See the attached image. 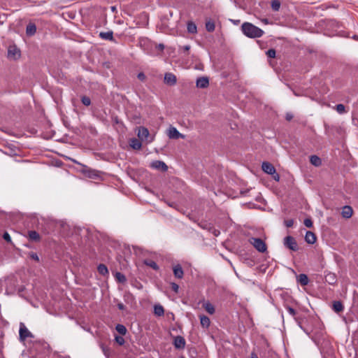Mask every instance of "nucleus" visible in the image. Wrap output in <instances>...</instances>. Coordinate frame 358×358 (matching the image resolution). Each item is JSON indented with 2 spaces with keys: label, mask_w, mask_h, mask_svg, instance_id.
Segmentation results:
<instances>
[{
  "label": "nucleus",
  "mask_w": 358,
  "mask_h": 358,
  "mask_svg": "<svg viewBox=\"0 0 358 358\" xmlns=\"http://www.w3.org/2000/svg\"><path fill=\"white\" fill-rule=\"evenodd\" d=\"M185 344V339L182 336H177L174 338L173 345L176 349H184Z\"/></svg>",
  "instance_id": "obj_8"
},
{
  "label": "nucleus",
  "mask_w": 358,
  "mask_h": 358,
  "mask_svg": "<svg viewBox=\"0 0 358 358\" xmlns=\"http://www.w3.org/2000/svg\"><path fill=\"white\" fill-rule=\"evenodd\" d=\"M150 167L156 169L160 170L162 171H166L168 170V166L162 161L155 160L151 162Z\"/></svg>",
  "instance_id": "obj_5"
},
{
  "label": "nucleus",
  "mask_w": 358,
  "mask_h": 358,
  "mask_svg": "<svg viewBox=\"0 0 358 358\" xmlns=\"http://www.w3.org/2000/svg\"><path fill=\"white\" fill-rule=\"evenodd\" d=\"M181 358H184V357H181Z\"/></svg>",
  "instance_id": "obj_53"
},
{
  "label": "nucleus",
  "mask_w": 358,
  "mask_h": 358,
  "mask_svg": "<svg viewBox=\"0 0 358 358\" xmlns=\"http://www.w3.org/2000/svg\"><path fill=\"white\" fill-rule=\"evenodd\" d=\"M303 224L308 228L313 227V222L310 218H306L303 221Z\"/></svg>",
  "instance_id": "obj_36"
},
{
  "label": "nucleus",
  "mask_w": 358,
  "mask_h": 358,
  "mask_svg": "<svg viewBox=\"0 0 358 358\" xmlns=\"http://www.w3.org/2000/svg\"><path fill=\"white\" fill-rule=\"evenodd\" d=\"M353 213L352 208L350 206H345L341 212V215L345 218H350Z\"/></svg>",
  "instance_id": "obj_13"
},
{
  "label": "nucleus",
  "mask_w": 358,
  "mask_h": 358,
  "mask_svg": "<svg viewBox=\"0 0 358 358\" xmlns=\"http://www.w3.org/2000/svg\"><path fill=\"white\" fill-rule=\"evenodd\" d=\"M117 307L120 310H124V305L122 303L117 304Z\"/></svg>",
  "instance_id": "obj_48"
},
{
  "label": "nucleus",
  "mask_w": 358,
  "mask_h": 358,
  "mask_svg": "<svg viewBox=\"0 0 358 358\" xmlns=\"http://www.w3.org/2000/svg\"><path fill=\"white\" fill-rule=\"evenodd\" d=\"M99 36L104 40L108 41H113V31H106V32H101L99 34Z\"/></svg>",
  "instance_id": "obj_19"
},
{
  "label": "nucleus",
  "mask_w": 358,
  "mask_h": 358,
  "mask_svg": "<svg viewBox=\"0 0 358 358\" xmlns=\"http://www.w3.org/2000/svg\"><path fill=\"white\" fill-rule=\"evenodd\" d=\"M36 31V27L33 23H29L26 28V34L28 36H33Z\"/></svg>",
  "instance_id": "obj_17"
},
{
  "label": "nucleus",
  "mask_w": 358,
  "mask_h": 358,
  "mask_svg": "<svg viewBox=\"0 0 358 358\" xmlns=\"http://www.w3.org/2000/svg\"><path fill=\"white\" fill-rule=\"evenodd\" d=\"M145 264L151 267L152 268H153L154 270H158L159 269V266L157 264V263L152 260H145Z\"/></svg>",
  "instance_id": "obj_32"
},
{
  "label": "nucleus",
  "mask_w": 358,
  "mask_h": 358,
  "mask_svg": "<svg viewBox=\"0 0 358 358\" xmlns=\"http://www.w3.org/2000/svg\"><path fill=\"white\" fill-rule=\"evenodd\" d=\"M19 336H20V339L21 341H24L27 338L33 337L31 333L28 330V329L26 327L25 324L22 322H20V324Z\"/></svg>",
  "instance_id": "obj_3"
},
{
  "label": "nucleus",
  "mask_w": 358,
  "mask_h": 358,
  "mask_svg": "<svg viewBox=\"0 0 358 358\" xmlns=\"http://www.w3.org/2000/svg\"><path fill=\"white\" fill-rule=\"evenodd\" d=\"M310 162L313 165H314L315 166H319L322 164L321 159L319 157H317V155L310 156Z\"/></svg>",
  "instance_id": "obj_23"
},
{
  "label": "nucleus",
  "mask_w": 358,
  "mask_h": 358,
  "mask_svg": "<svg viewBox=\"0 0 358 358\" xmlns=\"http://www.w3.org/2000/svg\"><path fill=\"white\" fill-rule=\"evenodd\" d=\"M298 281L301 285H307L309 282L308 276L304 273L299 274Z\"/></svg>",
  "instance_id": "obj_24"
},
{
  "label": "nucleus",
  "mask_w": 358,
  "mask_h": 358,
  "mask_svg": "<svg viewBox=\"0 0 358 358\" xmlns=\"http://www.w3.org/2000/svg\"><path fill=\"white\" fill-rule=\"evenodd\" d=\"M184 51H188L190 49V46L189 45H184L182 48Z\"/></svg>",
  "instance_id": "obj_49"
},
{
  "label": "nucleus",
  "mask_w": 358,
  "mask_h": 358,
  "mask_svg": "<svg viewBox=\"0 0 358 358\" xmlns=\"http://www.w3.org/2000/svg\"><path fill=\"white\" fill-rule=\"evenodd\" d=\"M248 241L259 252H264L267 250L265 242L259 238L252 237L249 238Z\"/></svg>",
  "instance_id": "obj_2"
},
{
  "label": "nucleus",
  "mask_w": 358,
  "mask_h": 358,
  "mask_svg": "<svg viewBox=\"0 0 358 358\" xmlns=\"http://www.w3.org/2000/svg\"><path fill=\"white\" fill-rule=\"evenodd\" d=\"M286 309H287V311L288 312V313H289L290 315H292V316H295V315H296V310H295L294 308H292V307L287 306V307L286 308Z\"/></svg>",
  "instance_id": "obj_40"
},
{
  "label": "nucleus",
  "mask_w": 358,
  "mask_h": 358,
  "mask_svg": "<svg viewBox=\"0 0 358 358\" xmlns=\"http://www.w3.org/2000/svg\"><path fill=\"white\" fill-rule=\"evenodd\" d=\"M168 136L171 139H178L179 138H184L185 136L180 134L178 129L173 127H171L168 130Z\"/></svg>",
  "instance_id": "obj_6"
},
{
  "label": "nucleus",
  "mask_w": 358,
  "mask_h": 358,
  "mask_svg": "<svg viewBox=\"0 0 358 358\" xmlns=\"http://www.w3.org/2000/svg\"><path fill=\"white\" fill-rule=\"evenodd\" d=\"M130 146L134 150H140L142 147V143L139 140L132 138L130 141Z\"/></svg>",
  "instance_id": "obj_21"
},
{
  "label": "nucleus",
  "mask_w": 358,
  "mask_h": 358,
  "mask_svg": "<svg viewBox=\"0 0 358 358\" xmlns=\"http://www.w3.org/2000/svg\"><path fill=\"white\" fill-rule=\"evenodd\" d=\"M97 270L99 273L102 275H106L108 274V270L106 265L101 264L98 266Z\"/></svg>",
  "instance_id": "obj_27"
},
{
  "label": "nucleus",
  "mask_w": 358,
  "mask_h": 358,
  "mask_svg": "<svg viewBox=\"0 0 358 358\" xmlns=\"http://www.w3.org/2000/svg\"><path fill=\"white\" fill-rule=\"evenodd\" d=\"M164 83L170 86L175 85L177 82L176 76L172 73H166L164 78Z\"/></svg>",
  "instance_id": "obj_7"
},
{
  "label": "nucleus",
  "mask_w": 358,
  "mask_h": 358,
  "mask_svg": "<svg viewBox=\"0 0 358 358\" xmlns=\"http://www.w3.org/2000/svg\"><path fill=\"white\" fill-rule=\"evenodd\" d=\"M3 239H4L6 241H7V242H8V243L11 242V238H10V236L9 235V234H8V232H5V233L3 234Z\"/></svg>",
  "instance_id": "obj_42"
},
{
  "label": "nucleus",
  "mask_w": 358,
  "mask_h": 358,
  "mask_svg": "<svg viewBox=\"0 0 358 358\" xmlns=\"http://www.w3.org/2000/svg\"><path fill=\"white\" fill-rule=\"evenodd\" d=\"M273 176V179L276 181H278L280 180V176L278 173H275Z\"/></svg>",
  "instance_id": "obj_47"
},
{
  "label": "nucleus",
  "mask_w": 358,
  "mask_h": 358,
  "mask_svg": "<svg viewBox=\"0 0 358 358\" xmlns=\"http://www.w3.org/2000/svg\"><path fill=\"white\" fill-rule=\"evenodd\" d=\"M215 24L212 21H208L206 23V29L208 31L212 32L215 30Z\"/></svg>",
  "instance_id": "obj_33"
},
{
  "label": "nucleus",
  "mask_w": 358,
  "mask_h": 358,
  "mask_svg": "<svg viewBox=\"0 0 358 358\" xmlns=\"http://www.w3.org/2000/svg\"><path fill=\"white\" fill-rule=\"evenodd\" d=\"M196 85L197 87L206 88L209 85V80L207 77H200L197 78Z\"/></svg>",
  "instance_id": "obj_10"
},
{
  "label": "nucleus",
  "mask_w": 358,
  "mask_h": 358,
  "mask_svg": "<svg viewBox=\"0 0 358 358\" xmlns=\"http://www.w3.org/2000/svg\"><path fill=\"white\" fill-rule=\"evenodd\" d=\"M154 313L157 316H162L164 314V310L162 306L161 305H155L154 306Z\"/></svg>",
  "instance_id": "obj_26"
},
{
  "label": "nucleus",
  "mask_w": 358,
  "mask_h": 358,
  "mask_svg": "<svg viewBox=\"0 0 358 358\" xmlns=\"http://www.w3.org/2000/svg\"><path fill=\"white\" fill-rule=\"evenodd\" d=\"M203 308L206 310V311L210 315L214 314V313L215 311L213 305L208 301L204 303Z\"/></svg>",
  "instance_id": "obj_22"
},
{
  "label": "nucleus",
  "mask_w": 358,
  "mask_h": 358,
  "mask_svg": "<svg viewBox=\"0 0 358 358\" xmlns=\"http://www.w3.org/2000/svg\"><path fill=\"white\" fill-rule=\"evenodd\" d=\"M158 48H159V49H160V50H164V45L163 44H161V43H160V44H159V45H158Z\"/></svg>",
  "instance_id": "obj_51"
},
{
  "label": "nucleus",
  "mask_w": 358,
  "mask_h": 358,
  "mask_svg": "<svg viewBox=\"0 0 358 358\" xmlns=\"http://www.w3.org/2000/svg\"><path fill=\"white\" fill-rule=\"evenodd\" d=\"M31 257L36 261H39V258L36 253H32L31 255Z\"/></svg>",
  "instance_id": "obj_45"
},
{
  "label": "nucleus",
  "mask_w": 358,
  "mask_h": 358,
  "mask_svg": "<svg viewBox=\"0 0 358 358\" xmlns=\"http://www.w3.org/2000/svg\"><path fill=\"white\" fill-rule=\"evenodd\" d=\"M115 329L121 335H125L127 333V329L123 324H117L115 327Z\"/></svg>",
  "instance_id": "obj_30"
},
{
  "label": "nucleus",
  "mask_w": 358,
  "mask_h": 358,
  "mask_svg": "<svg viewBox=\"0 0 358 358\" xmlns=\"http://www.w3.org/2000/svg\"><path fill=\"white\" fill-rule=\"evenodd\" d=\"M293 118V115L291 113H287L286 114V120L289 121Z\"/></svg>",
  "instance_id": "obj_46"
},
{
  "label": "nucleus",
  "mask_w": 358,
  "mask_h": 358,
  "mask_svg": "<svg viewBox=\"0 0 358 358\" xmlns=\"http://www.w3.org/2000/svg\"><path fill=\"white\" fill-rule=\"evenodd\" d=\"M262 169L265 173L269 175H274L275 173V167L269 162H264L262 165Z\"/></svg>",
  "instance_id": "obj_9"
},
{
  "label": "nucleus",
  "mask_w": 358,
  "mask_h": 358,
  "mask_svg": "<svg viewBox=\"0 0 358 358\" xmlns=\"http://www.w3.org/2000/svg\"><path fill=\"white\" fill-rule=\"evenodd\" d=\"M138 78L141 80H144L145 79V76L143 73L141 72L137 76Z\"/></svg>",
  "instance_id": "obj_43"
},
{
  "label": "nucleus",
  "mask_w": 358,
  "mask_h": 358,
  "mask_svg": "<svg viewBox=\"0 0 358 358\" xmlns=\"http://www.w3.org/2000/svg\"><path fill=\"white\" fill-rule=\"evenodd\" d=\"M8 56L9 58L15 59L20 56V50L15 46H10L8 50Z\"/></svg>",
  "instance_id": "obj_11"
},
{
  "label": "nucleus",
  "mask_w": 358,
  "mask_h": 358,
  "mask_svg": "<svg viewBox=\"0 0 358 358\" xmlns=\"http://www.w3.org/2000/svg\"><path fill=\"white\" fill-rule=\"evenodd\" d=\"M200 323L203 328H208L210 324V319L206 315L200 316Z\"/></svg>",
  "instance_id": "obj_20"
},
{
  "label": "nucleus",
  "mask_w": 358,
  "mask_h": 358,
  "mask_svg": "<svg viewBox=\"0 0 358 358\" xmlns=\"http://www.w3.org/2000/svg\"><path fill=\"white\" fill-rule=\"evenodd\" d=\"M325 281L327 282H328L329 285H334V284H336V282L337 281L336 275L334 273H328L325 275Z\"/></svg>",
  "instance_id": "obj_16"
},
{
  "label": "nucleus",
  "mask_w": 358,
  "mask_h": 358,
  "mask_svg": "<svg viewBox=\"0 0 358 358\" xmlns=\"http://www.w3.org/2000/svg\"><path fill=\"white\" fill-rule=\"evenodd\" d=\"M171 289L172 290L176 292V293H178V290H179V286L178 285H177L176 282H171Z\"/></svg>",
  "instance_id": "obj_39"
},
{
  "label": "nucleus",
  "mask_w": 358,
  "mask_h": 358,
  "mask_svg": "<svg viewBox=\"0 0 358 358\" xmlns=\"http://www.w3.org/2000/svg\"><path fill=\"white\" fill-rule=\"evenodd\" d=\"M336 110L339 114H343L345 113V107L343 104H338L336 106Z\"/></svg>",
  "instance_id": "obj_34"
},
{
  "label": "nucleus",
  "mask_w": 358,
  "mask_h": 358,
  "mask_svg": "<svg viewBox=\"0 0 358 358\" xmlns=\"http://www.w3.org/2000/svg\"><path fill=\"white\" fill-rule=\"evenodd\" d=\"M115 341L120 345H122L124 344V339L123 337L122 336H116L115 338Z\"/></svg>",
  "instance_id": "obj_38"
},
{
  "label": "nucleus",
  "mask_w": 358,
  "mask_h": 358,
  "mask_svg": "<svg viewBox=\"0 0 358 358\" xmlns=\"http://www.w3.org/2000/svg\"><path fill=\"white\" fill-rule=\"evenodd\" d=\"M271 6L273 10L278 11L280 8V2L278 0H272Z\"/></svg>",
  "instance_id": "obj_31"
},
{
  "label": "nucleus",
  "mask_w": 358,
  "mask_h": 358,
  "mask_svg": "<svg viewBox=\"0 0 358 358\" xmlns=\"http://www.w3.org/2000/svg\"><path fill=\"white\" fill-rule=\"evenodd\" d=\"M305 240L308 243L313 244L316 241V236L314 233L308 231L305 236Z\"/></svg>",
  "instance_id": "obj_14"
},
{
  "label": "nucleus",
  "mask_w": 358,
  "mask_h": 358,
  "mask_svg": "<svg viewBox=\"0 0 358 358\" xmlns=\"http://www.w3.org/2000/svg\"><path fill=\"white\" fill-rule=\"evenodd\" d=\"M357 38H358V37H357L356 35H355V36H353V38H355V39H357Z\"/></svg>",
  "instance_id": "obj_52"
},
{
  "label": "nucleus",
  "mask_w": 358,
  "mask_h": 358,
  "mask_svg": "<svg viewBox=\"0 0 358 358\" xmlns=\"http://www.w3.org/2000/svg\"><path fill=\"white\" fill-rule=\"evenodd\" d=\"M82 103L85 106H88L91 103V100H90V99L89 97L85 96L82 97Z\"/></svg>",
  "instance_id": "obj_35"
},
{
  "label": "nucleus",
  "mask_w": 358,
  "mask_h": 358,
  "mask_svg": "<svg viewBox=\"0 0 358 358\" xmlns=\"http://www.w3.org/2000/svg\"><path fill=\"white\" fill-rule=\"evenodd\" d=\"M262 22L264 24H268V19H266V18H264V19H262Z\"/></svg>",
  "instance_id": "obj_50"
},
{
  "label": "nucleus",
  "mask_w": 358,
  "mask_h": 358,
  "mask_svg": "<svg viewBox=\"0 0 358 358\" xmlns=\"http://www.w3.org/2000/svg\"><path fill=\"white\" fill-rule=\"evenodd\" d=\"M285 224L287 227H291L293 225V220H287L285 222Z\"/></svg>",
  "instance_id": "obj_44"
},
{
  "label": "nucleus",
  "mask_w": 358,
  "mask_h": 358,
  "mask_svg": "<svg viewBox=\"0 0 358 358\" xmlns=\"http://www.w3.org/2000/svg\"><path fill=\"white\" fill-rule=\"evenodd\" d=\"M28 236L30 240L34 241H38L40 240V235L36 231H29Z\"/></svg>",
  "instance_id": "obj_25"
},
{
  "label": "nucleus",
  "mask_w": 358,
  "mask_h": 358,
  "mask_svg": "<svg viewBox=\"0 0 358 358\" xmlns=\"http://www.w3.org/2000/svg\"><path fill=\"white\" fill-rule=\"evenodd\" d=\"M88 177L90 178H96L98 175L96 173V172L94 170H89L88 171V174H87Z\"/></svg>",
  "instance_id": "obj_41"
},
{
  "label": "nucleus",
  "mask_w": 358,
  "mask_h": 358,
  "mask_svg": "<svg viewBox=\"0 0 358 358\" xmlns=\"http://www.w3.org/2000/svg\"><path fill=\"white\" fill-rule=\"evenodd\" d=\"M241 30L247 37L255 38H259L264 34V31L250 22H244L241 26Z\"/></svg>",
  "instance_id": "obj_1"
},
{
  "label": "nucleus",
  "mask_w": 358,
  "mask_h": 358,
  "mask_svg": "<svg viewBox=\"0 0 358 358\" xmlns=\"http://www.w3.org/2000/svg\"><path fill=\"white\" fill-rule=\"evenodd\" d=\"M266 55L270 58H274L275 57V50L274 49H269L266 52Z\"/></svg>",
  "instance_id": "obj_37"
},
{
  "label": "nucleus",
  "mask_w": 358,
  "mask_h": 358,
  "mask_svg": "<svg viewBox=\"0 0 358 358\" xmlns=\"http://www.w3.org/2000/svg\"><path fill=\"white\" fill-rule=\"evenodd\" d=\"M187 31L190 34H195L197 31L196 26L194 23L189 22L187 23Z\"/></svg>",
  "instance_id": "obj_28"
},
{
  "label": "nucleus",
  "mask_w": 358,
  "mask_h": 358,
  "mask_svg": "<svg viewBox=\"0 0 358 358\" xmlns=\"http://www.w3.org/2000/svg\"><path fill=\"white\" fill-rule=\"evenodd\" d=\"M332 309L337 313L343 311V306L342 303L339 301H335L332 305Z\"/></svg>",
  "instance_id": "obj_18"
},
{
  "label": "nucleus",
  "mask_w": 358,
  "mask_h": 358,
  "mask_svg": "<svg viewBox=\"0 0 358 358\" xmlns=\"http://www.w3.org/2000/svg\"><path fill=\"white\" fill-rule=\"evenodd\" d=\"M149 131L145 127H140L138 132V136L141 139H147L149 136Z\"/></svg>",
  "instance_id": "obj_15"
},
{
  "label": "nucleus",
  "mask_w": 358,
  "mask_h": 358,
  "mask_svg": "<svg viewBox=\"0 0 358 358\" xmlns=\"http://www.w3.org/2000/svg\"><path fill=\"white\" fill-rule=\"evenodd\" d=\"M173 274L176 278H179V279L182 278V277L184 275V272H183L182 266L180 264L176 265L173 267Z\"/></svg>",
  "instance_id": "obj_12"
},
{
  "label": "nucleus",
  "mask_w": 358,
  "mask_h": 358,
  "mask_svg": "<svg viewBox=\"0 0 358 358\" xmlns=\"http://www.w3.org/2000/svg\"><path fill=\"white\" fill-rule=\"evenodd\" d=\"M115 279L118 282L124 283L126 282L127 279L124 274L120 272H116L115 275Z\"/></svg>",
  "instance_id": "obj_29"
},
{
  "label": "nucleus",
  "mask_w": 358,
  "mask_h": 358,
  "mask_svg": "<svg viewBox=\"0 0 358 358\" xmlns=\"http://www.w3.org/2000/svg\"><path fill=\"white\" fill-rule=\"evenodd\" d=\"M284 245L286 248H289L292 251H296L298 250L297 243L292 236H286L284 238Z\"/></svg>",
  "instance_id": "obj_4"
}]
</instances>
